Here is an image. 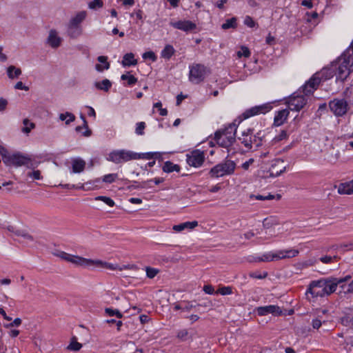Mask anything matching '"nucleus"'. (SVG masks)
I'll use <instances>...</instances> for the list:
<instances>
[{
	"instance_id": "1",
	"label": "nucleus",
	"mask_w": 353,
	"mask_h": 353,
	"mask_svg": "<svg viewBox=\"0 0 353 353\" xmlns=\"http://www.w3.org/2000/svg\"><path fill=\"white\" fill-rule=\"evenodd\" d=\"M272 109L271 103H263L247 109L232 123H229L224 128L216 130L214 133V141L223 148H229L236 141L237 127L243 120L260 114H265Z\"/></svg>"
},
{
	"instance_id": "2",
	"label": "nucleus",
	"mask_w": 353,
	"mask_h": 353,
	"mask_svg": "<svg viewBox=\"0 0 353 353\" xmlns=\"http://www.w3.org/2000/svg\"><path fill=\"white\" fill-rule=\"evenodd\" d=\"M271 138V131L268 129L256 130L254 128H248L244 130L241 136L238 137L241 143L247 151L257 150L264 147L268 149V141Z\"/></svg>"
},
{
	"instance_id": "3",
	"label": "nucleus",
	"mask_w": 353,
	"mask_h": 353,
	"mask_svg": "<svg viewBox=\"0 0 353 353\" xmlns=\"http://www.w3.org/2000/svg\"><path fill=\"white\" fill-rule=\"evenodd\" d=\"M333 77V72L330 70H323L319 73L314 74L305 83L301 88V90L304 95L309 96L312 94L316 90L323 79H327Z\"/></svg>"
},
{
	"instance_id": "4",
	"label": "nucleus",
	"mask_w": 353,
	"mask_h": 353,
	"mask_svg": "<svg viewBox=\"0 0 353 353\" xmlns=\"http://www.w3.org/2000/svg\"><path fill=\"white\" fill-rule=\"evenodd\" d=\"M299 254L298 250L289 249V250H281L276 252H267L264 253L261 256L254 257L252 261L254 262H270L273 261H278L281 259L293 258L297 256Z\"/></svg>"
},
{
	"instance_id": "5",
	"label": "nucleus",
	"mask_w": 353,
	"mask_h": 353,
	"mask_svg": "<svg viewBox=\"0 0 353 353\" xmlns=\"http://www.w3.org/2000/svg\"><path fill=\"white\" fill-rule=\"evenodd\" d=\"M236 163L234 161L225 159L224 161L214 165L208 172L211 178H219L225 175H230L234 172Z\"/></svg>"
},
{
	"instance_id": "6",
	"label": "nucleus",
	"mask_w": 353,
	"mask_h": 353,
	"mask_svg": "<svg viewBox=\"0 0 353 353\" xmlns=\"http://www.w3.org/2000/svg\"><path fill=\"white\" fill-rule=\"evenodd\" d=\"M347 54L343 53L342 57L339 60V63L332 65L336 70L335 74L337 81H344L350 74V67L352 66L353 63H347Z\"/></svg>"
},
{
	"instance_id": "7",
	"label": "nucleus",
	"mask_w": 353,
	"mask_h": 353,
	"mask_svg": "<svg viewBox=\"0 0 353 353\" xmlns=\"http://www.w3.org/2000/svg\"><path fill=\"white\" fill-rule=\"evenodd\" d=\"M307 103V99L301 89L292 94L285 101L290 110L298 112L303 108Z\"/></svg>"
},
{
	"instance_id": "8",
	"label": "nucleus",
	"mask_w": 353,
	"mask_h": 353,
	"mask_svg": "<svg viewBox=\"0 0 353 353\" xmlns=\"http://www.w3.org/2000/svg\"><path fill=\"white\" fill-rule=\"evenodd\" d=\"M137 153L132 151L121 150H114L108 154V160L114 163H121L131 160H137Z\"/></svg>"
},
{
	"instance_id": "9",
	"label": "nucleus",
	"mask_w": 353,
	"mask_h": 353,
	"mask_svg": "<svg viewBox=\"0 0 353 353\" xmlns=\"http://www.w3.org/2000/svg\"><path fill=\"white\" fill-rule=\"evenodd\" d=\"M32 159L29 155L23 154L20 152H16L12 154L10 157L6 158V164L8 166L30 167L32 165Z\"/></svg>"
},
{
	"instance_id": "10",
	"label": "nucleus",
	"mask_w": 353,
	"mask_h": 353,
	"mask_svg": "<svg viewBox=\"0 0 353 353\" xmlns=\"http://www.w3.org/2000/svg\"><path fill=\"white\" fill-rule=\"evenodd\" d=\"M210 73V69L204 65L196 63L190 67V80L196 83L203 81L208 74Z\"/></svg>"
},
{
	"instance_id": "11",
	"label": "nucleus",
	"mask_w": 353,
	"mask_h": 353,
	"mask_svg": "<svg viewBox=\"0 0 353 353\" xmlns=\"http://www.w3.org/2000/svg\"><path fill=\"white\" fill-rule=\"evenodd\" d=\"M351 279L352 276L350 275H347L341 278H336L333 276L323 278V280L326 283L323 286L325 296H329L334 292L339 285L347 282Z\"/></svg>"
},
{
	"instance_id": "12",
	"label": "nucleus",
	"mask_w": 353,
	"mask_h": 353,
	"mask_svg": "<svg viewBox=\"0 0 353 353\" xmlns=\"http://www.w3.org/2000/svg\"><path fill=\"white\" fill-rule=\"evenodd\" d=\"M205 159V152L198 149L193 150L186 154V162L192 167L199 168L203 164Z\"/></svg>"
},
{
	"instance_id": "13",
	"label": "nucleus",
	"mask_w": 353,
	"mask_h": 353,
	"mask_svg": "<svg viewBox=\"0 0 353 353\" xmlns=\"http://www.w3.org/2000/svg\"><path fill=\"white\" fill-rule=\"evenodd\" d=\"M325 283H326L323 280V279L311 281L306 290V294H310L312 297L325 296L323 288Z\"/></svg>"
},
{
	"instance_id": "14",
	"label": "nucleus",
	"mask_w": 353,
	"mask_h": 353,
	"mask_svg": "<svg viewBox=\"0 0 353 353\" xmlns=\"http://www.w3.org/2000/svg\"><path fill=\"white\" fill-rule=\"evenodd\" d=\"M347 102L344 99H334L329 103L331 111L337 117L343 116L347 111Z\"/></svg>"
},
{
	"instance_id": "15",
	"label": "nucleus",
	"mask_w": 353,
	"mask_h": 353,
	"mask_svg": "<svg viewBox=\"0 0 353 353\" xmlns=\"http://www.w3.org/2000/svg\"><path fill=\"white\" fill-rule=\"evenodd\" d=\"M256 312L259 316H265L269 314H272L274 316H281L282 314L281 308L274 305L258 307L256 308Z\"/></svg>"
},
{
	"instance_id": "16",
	"label": "nucleus",
	"mask_w": 353,
	"mask_h": 353,
	"mask_svg": "<svg viewBox=\"0 0 353 353\" xmlns=\"http://www.w3.org/2000/svg\"><path fill=\"white\" fill-rule=\"evenodd\" d=\"M283 163L284 161L282 159H275L268 171L270 173L269 176L270 177H276L283 174L286 170V166L283 165Z\"/></svg>"
},
{
	"instance_id": "17",
	"label": "nucleus",
	"mask_w": 353,
	"mask_h": 353,
	"mask_svg": "<svg viewBox=\"0 0 353 353\" xmlns=\"http://www.w3.org/2000/svg\"><path fill=\"white\" fill-rule=\"evenodd\" d=\"M178 30L191 33L198 32L196 24L189 20L178 21Z\"/></svg>"
},
{
	"instance_id": "18",
	"label": "nucleus",
	"mask_w": 353,
	"mask_h": 353,
	"mask_svg": "<svg viewBox=\"0 0 353 353\" xmlns=\"http://www.w3.org/2000/svg\"><path fill=\"white\" fill-rule=\"evenodd\" d=\"M290 114V111L288 109H283L276 112L274 118L273 125L274 126L282 125L287 120Z\"/></svg>"
},
{
	"instance_id": "19",
	"label": "nucleus",
	"mask_w": 353,
	"mask_h": 353,
	"mask_svg": "<svg viewBox=\"0 0 353 353\" xmlns=\"http://www.w3.org/2000/svg\"><path fill=\"white\" fill-rule=\"evenodd\" d=\"M288 134L286 130H283L281 132L274 137L271 135V138L268 141V149H270L276 145L280 141L286 139Z\"/></svg>"
},
{
	"instance_id": "20",
	"label": "nucleus",
	"mask_w": 353,
	"mask_h": 353,
	"mask_svg": "<svg viewBox=\"0 0 353 353\" xmlns=\"http://www.w3.org/2000/svg\"><path fill=\"white\" fill-rule=\"evenodd\" d=\"M338 193L340 194H353V179L348 182L340 183L338 187Z\"/></svg>"
},
{
	"instance_id": "21",
	"label": "nucleus",
	"mask_w": 353,
	"mask_h": 353,
	"mask_svg": "<svg viewBox=\"0 0 353 353\" xmlns=\"http://www.w3.org/2000/svg\"><path fill=\"white\" fill-rule=\"evenodd\" d=\"M48 43L52 48H57L61 43V38L58 37L57 32L54 30H51L48 38Z\"/></svg>"
},
{
	"instance_id": "22",
	"label": "nucleus",
	"mask_w": 353,
	"mask_h": 353,
	"mask_svg": "<svg viewBox=\"0 0 353 353\" xmlns=\"http://www.w3.org/2000/svg\"><path fill=\"white\" fill-rule=\"evenodd\" d=\"M85 167V162L81 159H74L72 161V172L74 173H80L83 172Z\"/></svg>"
},
{
	"instance_id": "23",
	"label": "nucleus",
	"mask_w": 353,
	"mask_h": 353,
	"mask_svg": "<svg viewBox=\"0 0 353 353\" xmlns=\"http://www.w3.org/2000/svg\"><path fill=\"white\" fill-rule=\"evenodd\" d=\"M86 12L81 11L78 12L74 17H73L70 21V27L75 28L77 27L79 23H81L86 17Z\"/></svg>"
},
{
	"instance_id": "24",
	"label": "nucleus",
	"mask_w": 353,
	"mask_h": 353,
	"mask_svg": "<svg viewBox=\"0 0 353 353\" xmlns=\"http://www.w3.org/2000/svg\"><path fill=\"white\" fill-rule=\"evenodd\" d=\"M99 62L102 64H97L95 68L99 72H102L104 70H108L110 68V63L108 61V57L105 56H99L97 58Z\"/></svg>"
},
{
	"instance_id": "25",
	"label": "nucleus",
	"mask_w": 353,
	"mask_h": 353,
	"mask_svg": "<svg viewBox=\"0 0 353 353\" xmlns=\"http://www.w3.org/2000/svg\"><path fill=\"white\" fill-rule=\"evenodd\" d=\"M121 63L123 66L136 65L137 64V60L134 58V54L130 52L123 56Z\"/></svg>"
},
{
	"instance_id": "26",
	"label": "nucleus",
	"mask_w": 353,
	"mask_h": 353,
	"mask_svg": "<svg viewBox=\"0 0 353 353\" xmlns=\"http://www.w3.org/2000/svg\"><path fill=\"white\" fill-rule=\"evenodd\" d=\"M81 117L83 119V126H77L75 130L78 132H81L83 136L89 137L91 135L92 132L88 128V125L85 117L82 115Z\"/></svg>"
},
{
	"instance_id": "27",
	"label": "nucleus",
	"mask_w": 353,
	"mask_h": 353,
	"mask_svg": "<svg viewBox=\"0 0 353 353\" xmlns=\"http://www.w3.org/2000/svg\"><path fill=\"white\" fill-rule=\"evenodd\" d=\"M94 264L101 265L104 268L110 269V270H112L122 271L123 270L127 268L126 266L120 267L117 264L109 263L107 262H102L101 261H94Z\"/></svg>"
},
{
	"instance_id": "28",
	"label": "nucleus",
	"mask_w": 353,
	"mask_h": 353,
	"mask_svg": "<svg viewBox=\"0 0 353 353\" xmlns=\"http://www.w3.org/2000/svg\"><path fill=\"white\" fill-rule=\"evenodd\" d=\"M198 225V221H187L180 224H178L177 230L178 232H181L185 230H190L194 229L195 227Z\"/></svg>"
},
{
	"instance_id": "29",
	"label": "nucleus",
	"mask_w": 353,
	"mask_h": 353,
	"mask_svg": "<svg viewBox=\"0 0 353 353\" xmlns=\"http://www.w3.org/2000/svg\"><path fill=\"white\" fill-rule=\"evenodd\" d=\"M94 263V261L90 259H87L85 258H83L81 256H76L74 257V264L80 265V266H89L91 265H93Z\"/></svg>"
},
{
	"instance_id": "30",
	"label": "nucleus",
	"mask_w": 353,
	"mask_h": 353,
	"mask_svg": "<svg viewBox=\"0 0 353 353\" xmlns=\"http://www.w3.org/2000/svg\"><path fill=\"white\" fill-rule=\"evenodd\" d=\"M7 73L8 77L12 79L18 77L21 74V70L14 65H10L7 68Z\"/></svg>"
},
{
	"instance_id": "31",
	"label": "nucleus",
	"mask_w": 353,
	"mask_h": 353,
	"mask_svg": "<svg viewBox=\"0 0 353 353\" xmlns=\"http://www.w3.org/2000/svg\"><path fill=\"white\" fill-rule=\"evenodd\" d=\"M95 87L101 90L108 92L112 86V83L108 79H103L101 82H96L94 83Z\"/></svg>"
},
{
	"instance_id": "32",
	"label": "nucleus",
	"mask_w": 353,
	"mask_h": 353,
	"mask_svg": "<svg viewBox=\"0 0 353 353\" xmlns=\"http://www.w3.org/2000/svg\"><path fill=\"white\" fill-rule=\"evenodd\" d=\"M237 27L236 18L232 17L226 19L225 22L222 24L221 28L223 30L229 28H236Z\"/></svg>"
},
{
	"instance_id": "33",
	"label": "nucleus",
	"mask_w": 353,
	"mask_h": 353,
	"mask_svg": "<svg viewBox=\"0 0 353 353\" xmlns=\"http://www.w3.org/2000/svg\"><path fill=\"white\" fill-rule=\"evenodd\" d=\"M341 323L347 327H353V314H347L341 317Z\"/></svg>"
},
{
	"instance_id": "34",
	"label": "nucleus",
	"mask_w": 353,
	"mask_h": 353,
	"mask_svg": "<svg viewBox=\"0 0 353 353\" xmlns=\"http://www.w3.org/2000/svg\"><path fill=\"white\" fill-rule=\"evenodd\" d=\"M81 347V343L77 342L75 337H72L67 349L72 351H79Z\"/></svg>"
},
{
	"instance_id": "35",
	"label": "nucleus",
	"mask_w": 353,
	"mask_h": 353,
	"mask_svg": "<svg viewBox=\"0 0 353 353\" xmlns=\"http://www.w3.org/2000/svg\"><path fill=\"white\" fill-rule=\"evenodd\" d=\"M174 53V49L172 46L168 45L165 47L161 52V56L163 58L169 59Z\"/></svg>"
},
{
	"instance_id": "36",
	"label": "nucleus",
	"mask_w": 353,
	"mask_h": 353,
	"mask_svg": "<svg viewBox=\"0 0 353 353\" xmlns=\"http://www.w3.org/2000/svg\"><path fill=\"white\" fill-rule=\"evenodd\" d=\"M121 79L122 80H126L128 85H134L137 82V79L134 76L130 74V72L122 74Z\"/></svg>"
},
{
	"instance_id": "37",
	"label": "nucleus",
	"mask_w": 353,
	"mask_h": 353,
	"mask_svg": "<svg viewBox=\"0 0 353 353\" xmlns=\"http://www.w3.org/2000/svg\"><path fill=\"white\" fill-rule=\"evenodd\" d=\"M24 127L22 128V131L24 133L28 134L32 129L34 128L35 125L34 123L30 122L28 119H25L23 121Z\"/></svg>"
},
{
	"instance_id": "38",
	"label": "nucleus",
	"mask_w": 353,
	"mask_h": 353,
	"mask_svg": "<svg viewBox=\"0 0 353 353\" xmlns=\"http://www.w3.org/2000/svg\"><path fill=\"white\" fill-rule=\"evenodd\" d=\"M59 119L61 121H65V124H69L74 121L75 116L72 113L65 112V114H61Z\"/></svg>"
},
{
	"instance_id": "39",
	"label": "nucleus",
	"mask_w": 353,
	"mask_h": 353,
	"mask_svg": "<svg viewBox=\"0 0 353 353\" xmlns=\"http://www.w3.org/2000/svg\"><path fill=\"white\" fill-rule=\"evenodd\" d=\"M339 259V257L337 255H334L333 256H323L319 259V261L323 263L330 264L334 261H337Z\"/></svg>"
},
{
	"instance_id": "40",
	"label": "nucleus",
	"mask_w": 353,
	"mask_h": 353,
	"mask_svg": "<svg viewBox=\"0 0 353 353\" xmlns=\"http://www.w3.org/2000/svg\"><path fill=\"white\" fill-rule=\"evenodd\" d=\"M117 179H118L117 174H116V173L108 174L105 175L103 177L102 181H103V182L106 183H112L114 181H115Z\"/></svg>"
},
{
	"instance_id": "41",
	"label": "nucleus",
	"mask_w": 353,
	"mask_h": 353,
	"mask_svg": "<svg viewBox=\"0 0 353 353\" xmlns=\"http://www.w3.org/2000/svg\"><path fill=\"white\" fill-rule=\"evenodd\" d=\"M176 170V165L173 164L170 161H166L165 162L163 166V170L165 172H171L174 170Z\"/></svg>"
},
{
	"instance_id": "42",
	"label": "nucleus",
	"mask_w": 353,
	"mask_h": 353,
	"mask_svg": "<svg viewBox=\"0 0 353 353\" xmlns=\"http://www.w3.org/2000/svg\"><path fill=\"white\" fill-rule=\"evenodd\" d=\"M232 293V288L230 286H223L218 289L216 294H220L221 295H228Z\"/></svg>"
},
{
	"instance_id": "43",
	"label": "nucleus",
	"mask_w": 353,
	"mask_h": 353,
	"mask_svg": "<svg viewBox=\"0 0 353 353\" xmlns=\"http://www.w3.org/2000/svg\"><path fill=\"white\" fill-rule=\"evenodd\" d=\"M251 198L254 197L257 200L265 201V200H272L276 198L274 194L268 193L267 195L257 194V195H251Z\"/></svg>"
},
{
	"instance_id": "44",
	"label": "nucleus",
	"mask_w": 353,
	"mask_h": 353,
	"mask_svg": "<svg viewBox=\"0 0 353 353\" xmlns=\"http://www.w3.org/2000/svg\"><path fill=\"white\" fill-rule=\"evenodd\" d=\"M103 6L102 0H93L88 3V8L91 10H95L97 8H101Z\"/></svg>"
},
{
	"instance_id": "45",
	"label": "nucleus",
	"mask_w": 353,
	"mask_h": 353,
	"mask_svg": "<svg viewBox=\"0 0 353 353\" xmlns=\"http://www.w3.org/2000/svg\"><path fill=\"white\" fill-rule=\"evenodd\" d=\"M95 199L102 201L103 202L106 203L110 207H113L115 204L114 201L110 197L105 196H99L96 197Z\"/></svg>"
},
{
	"instance_id": "46",
	"label": "nucleus",
	"mask_w": 353,
	"mask_h": 353,
	"mask_svg": "<svg viewBox=\"0 0 353 353\" xmlns=\"http://www.w3.org/2000/svg\"><path fill=\"white\" fill-rule=\"evenodd\" d=\"M146 275L150 279H153L156 276V275L159 273V270L158 269L146 267L145 268Z\"/></svg>"
},
{
	"instance_id": "47",
	"label": "nucleus",
	"mask_w": 353,
	"mask_h": 353,
	"mask_svg": "<svg viewBox=\"0 0 353 353\" xmlns=\"http://www.w3.org/2000/svg\"><path fill=\"white\" fill-rule=\"evenodd\" d=\"M268 272H263L261 274L259 272H251L249 273V276L253 279H263L268 276Z\"/></svg>"
},
{
	"instance_id": "48",
	"label": "nucleus",
	"mask_w": 353,
	"mask_h": 353,
	"mask_svg": "<svg viewBox=\"0 0 353 353\" xmlns=\"http://www.w3.org/2000/svg\"><path fill=\"white\" fill-rule=\"evenodd\" d=\"M137 156H138V157H137V159H153L154 157H156L157 156V153H154V152H146V153H142V154L137 153Z\"/></svg>"
},
{
	"instance_id": "49",
	"label": "nucleus",
	"mask_w": 353,
	"mask_h": 353,
	"mask_svg": "<svg viewBox=\"0 0 353 353\" xmlns=\"http://www.w3.org/2000/svg\"><path fill=\"white\" fill-rule=\"evenodd\" d=\"M251 54V52L249 48L246 46H241V50L237 52V55L239 57H249Z\"/></svg>"
},
{
	"instance_id": "50",
	"label": "nucleus",
	"mask_w": 353,
	"mask_h": 353,
	"mask_svg": "<svg viewBox=\"0 0 353 353\" xmlns=\"http://www.w3.org/2000/svg\"><path fill=\"white\" fill-rule=\"evenodd\" d=\"M105 313L108 314L109 316H116L117 318L121 319L122 318L123 315L122 314L117 310H112L111 308H106L105 310Z\"/></svg>"
},
{
	"instance_id": "51",
	"label": "nucleus",
	"mask_w": 353,
	"mask_h": 353,
	"mask_svg": "<svg viewBox=\"0 0 353 353\" xmlns=\"http://www.w3.org/2000/svg\"><path fill=\"white\" fill-rule=\"evenodd\" d=\"M244 24L249 28H254L256 26H258L257 23H256L250 16H246L245 17Z\"/></svg>"
},
{
	"instance_id": "52",
	"label": "nucleus",
	"mask_w": 353,
	"mask_h": 353,
	"mask_svg": "<svg viewBox=\"0 0 353 353\" xmlns=\"http://www.w3.org/2000/svg\"><path fill=\"white\" fill-rule=\"evenodd\" d=\"M145 128V122H139L137 124L135 132L139 135H143L144 134V130Z\"/></svg>"
},
{
	"instance_id": "53",
	"label": "nucleus",
	"mask_w": 353,
	"mask_h": 353,
	"mask_svg": "<svg viewBox=\"0 0 353 353\" xmlns=\"http://www.w3.org/2000/svg\"><path fill=\"white\" fill-rule=\"evenodd\" d=\"M0 154L2 157L3 161L6 163V158L10 157L12 154H10L6 148L0 145Z\"/></svg>"
},
{
	"instance_id": "54",
	"label": "nucleus",
	"mask_w": 353,
	"mask_h": 353,
	"mask_svg": "<svg viewBox=\"0 0 353 353\" xmlns=\"http://www.w3.org/2000/svg\"><path fill=\"white\" fill-rule=\"evenodd\" d=\"M348 56L347 63H353V41L352 42L350 48L347 50L345 52Z\"/></svg>"
},
{
	"instance_id": "55",
	"label": "nucleus",
	"mask_w": 353,
	"mask_h": 353,
	"mask_svg": "<svg viewBox=\"0 0 353 353\" xmlns=\"http://www.w3.org/2000/svg\"><path fill=\"white\" fill-rule=\"evenodd\" d=\"M154 107L159 109V114L161 116H166L168 114V111L165 108H162V103L161 102H157L154 104Z\"/></svg>"
},
{
	"instance_id": "56",
	"label": "nucleus",
	"mask_w": 353,
	"mask_h": 353,
	"mask_svg": "<svg viewBox=\"0 0 353 353\" xmlns=\"http://www.w3.org/2000/svg\"><path fill=\"white\" fill-rule=\"evenodd\" d=\"M143 58L145 59H149L152 60V61H154L157 59V57H156L154 52L152 51H148V52H145L143 54Z\"/></svg>"
},
{
	"instance_id": "57",
	"label": "nucleus",
	"mask_w": 353,
	"mask_h": 353,
	"mask_svg": "<svg viewBox=\"0 0 353 353\" xmlns=\"http://www.w3.org/2000/svg\"><path fill=\"white\" fill-rule=\"evenodd\" d=\"M203 290L208 294H216L214 288L212 285H205L203 288Z\"/></svg>"
},
{
	"instance_id": "58",
	"label": "nucleus",
	"mask_w": 353,
	"mask_h": 353,
	"mask_svg": "<svg viewBox=\"0 0 353 353\" xmlns=\"http://www.w3.org/2000/svg\"><path fill=\"white\" fill-rule=\"evenodd\" d=\"M28 176L34 179L39 180L41 179V172L39 170H34L32 172H29Z\"/></svg>"
},
{
	"instance_id": "59",
	"label": "nucleus",
	"mask_w": 353,
	"mask_h": 353,
	"mask_svg": "<svg viewBox=\"0 0 353 353\" xmlns=\"http://www.w3.org/2000/svg\"><path fill=\"white\" fill-rule=\"evenodd\" d=\"M322 325V322L319 319H313L312 321V325L314 329H319Z\"/></svg>"
},
{
	"instance_id": "60",
	"label": "nucleus",
	"mask_w": 353,
	"mask_h": 353,
	"mask_svg": "<svg viewBox=\"0 0 353 353\" xmlns=\"http://www.w3.org/2000/svg\"><path fill=\"white\" fill-rule=\"evenodd\" d=\"M21 323V319L20 318H16L12 323L7 325V327H11L13 326H19Z\"/></svg>"
},
{
	"instance_id": "61",
	"label": "nucleus",
	"mask_w": 353,
	"mask_h": 353,
	"mask_svg": "<svg viewBox=\"0 0 353 353\" xmlns=\"http://www.w3.org/2000/svg\"><path fill=\"white\" fill-rule=\"evenodd\" d=\"M188 335V332L186 330H183L178 332V338H180L182 340H185Z\"/></svg>"
},
{
	"instance_id": "62",
	"label": "nucleus",
	"mask_w": 353,
	"mask_h": 353,
	"mask_svg": "<svg viewBox=\"0 0 353 353\" xmlns=\"http://www.w3.org/2000/svg\"><path fill=\"white\" fill-rule=\"evenodd\" d=\"M14 88L17 90H28V87L24 85L21 81L17 82L14 85Z\"/></svg>"
},
{
	"instance_id": "63",
	"label": "nucleus",
	"mask_w": 353,
	"mask_h": 353,
	"mask_svg": "<svg viewBox=\"0 0 353 353\" xmlns=\"http://www.w3.org/2000/svg\"><path fill=\"white\" fill-rule=\"evenodd\" d=\"M267 44L270 46H272L275 43V38L272 37L270 34L268 35L265 40Z\"/></svg>"
},
{
	"instance_id": "64",
	"label": "nucleus",
	"mask_w": 353,
	"mask_h": 353,
	"mask_svg": "<svg viewBox=\"0 0 353 353\" xmlns=\"http://www.w3.org/2000/svg\"><path fill=\"white\" fill-rule=\"evenodd\" d=\"M8 105V101L3 98L0 99V111L4 110Z\"/></svg>"
}]
</instances>
